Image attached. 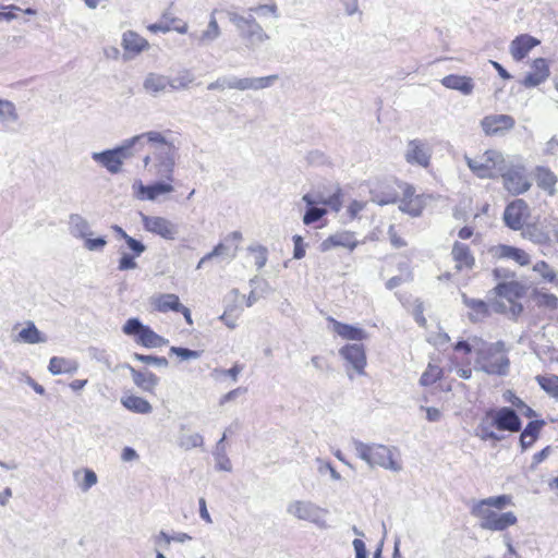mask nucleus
<instances>
[{
    "label": "nucleus",
    "mask_w": 558,
    "mask_h": 558,
    "mask_svg": "<svg viewBox=\"0 0 558 558\" xmlns=\"http://www.w3.org/2000/svg\"><path fill=\"white\" fill-rule=\"evenodd\" d=\"M170 131H147L137 134V149L148 146L150 153L143 158L144 169L156 179L174 180L179 147L167 135Z\"/></svg>",
    "instance_id": "f257e3e1"
},
{
    "label": "nucleus",
    "mask_w": 558,
    "mask_h": 558,
    "mask_svg": "<svg viewBox=\"0 0 558 558\" xmlns=\"http://www.w3.org/2000/svg\"><path fill=\"white\" fill-rule=\"evenodd\" d=\"M512 504L509 495L492 496L481 500H473L470 505V512L478 526L492 532H502L518 522L512 511L501 512Z\"/></svg>",
    "instance_id": "f03ea898"
},
{
    "label": "nucleus",
    "mask_w": 558,
    "mask_h": 558,
    "mask_svg": "<svg viewBox=\"0 0 558 558\" xmlns=\"http://www.w3.org/2000/svg\"><path fill=\"white\" fill-rule=\"evenodd\" d=\"M521 427L522 423L517 412L509 407H502L486 411L475 429V435L484 441H500L504 437L494 428L500 432L517 433Z\"/></svg>",
    "instance_id": "7ed1b4c3"
},
{
    "label": "nucleus",
    "mask_w": 558,
    "mask_h": 558,
    "mask_svg": "<svg viewBox=\"0 0 558 558\" xmlns=\"http://www.w3.org/2000/svg\"><path fill=\"white\" fill-rule=\"evenodd\" d=\"M355 454L369 468H383L393 472L402 469L399 450L381 444H366L359 439L352 440Z\"/></svg>",
    "instance_id": "20e7f679"
},
{
    "label": "nucleus",
    "mask_w": 558,
    "mask_h": 558,
    "mask_svg": "<svg viewBox=\"0 0 558 558\" xmlns=\"http://www.w3.org/2000/svg\"><path fill=\"white\" fill-rule=\"evenodd\" d=\"M510 361L507 356V350L502 341L489 343L484 340V345L476 355L475 369L482 371L488 375H507Z\"/></svg>",
    "instance_id": "39448f33"
},
{
    "label": "nucleus",
    "mask_w": 558,
    "mask_h": 558,
    "mask_svg": "<svg viewBox=\"0 0 558 558\" xmlns=\"http://www.w3.org/2000/svg\"><path fill=\"white\" fill-rule=\"evenodd\" d=\"M138 143L140 138L134 135L114 148L92 153V159L109 173L117 174L122 170L124 161L133 156V149H137Z\"/></svg>",
    "instance_id": "423d86ee"
},
{
    "label": "nucleus",
    "mask_w": 558,
    "mask_h": 558,
    "mask_svg": "<svg viewBox=\"0 0 558 558\" xmlns=\"http://www.w3.org/2000/svg\"><path fill=\"white\" fill-rule=\"evenodd\" d=\"M471 172L478 179H496L504 170L506 158L497 149H487L475 157L464 156Z\"/></svg>",
    "instance_id": "0eeeda50"
},
{
    "label": "nucleus",
    "mask_w": 558,
    "mask_h": 558,
    "mask_svg": "<svg viewBox=\"0 0 558 558\" xmlns=\"http://www.w3.org/2000/svg\"><path fill=\"white\" fill-rule=\"evenodd\" d=\"M278 80L277 75H268L262 77H236L220 76L216 81L207 85L208 90L236 89V90H258L270 87Z\"/></svg>",
    "instance_id": "6e6552de"
},
{
    "label": "nucleus",
    "mask_w": 558,
    "mask_h": 558,
    "mask_svg": "<svg viewBox=\"0 0 558 558\" xmlns=\"http://www.w3.org/2000/svg\"><path fill=\"white\" fill-rule=\"evenodd\" d=\"M229 21L236 27L240 36L246 40V47L255 50L259 45L269 39V35L256 22L253 15L243 16L233 11H228Z\"/></svg>",
    "instance_id": "1a4fd4ad"
},
{
    "label": "nucleus",
    "mask_w": 558,
    "mask_h": 558,
    "mask_svg": "<svg viewBox=\"0 0 558 558\" xmlns=\"http://www.w3.org/2000/svg\"><path fill=\"white\" fill-rule=\"evenodd\" d=\"M499 175L502 178L505 190L511 195L524 194L532 186L526 168L521 162L506 161Z\"/></svg>",
    "instance_id": "9d476101"
},
{
    "label": "nucleus",
    "mask_w": 558,
    "mask_h": 558,
    "mask_svg": "<svg viewBox=\"0 0 558 558\" xmlns=\"http://www.w3.org/2000/svg\"><path fill=\"white\" fill-rule=\"evenodd\" d=\"M287 513L298 520L308 521L320 529L327 527L328 511L308 500H293L287 506Z\"/></svg>",
    "instance_id": "9b49d317"
},
{
    "label": "nucleus",
    "mask_w": 558,
    "mask_h": 558,
    "mask_svg": "<svg viewBox=\"0 0 558 558\" xmlns=\"http://www.w3.org/2000/svg\"><path fill=\"white\" fill-rule=\"evenodd\" d=\"M122 330L125 335L133 336L136 343L145 348H160L168 342V340L157 335L150 327L143 325L138 318L128 319Z\"/></svg>",
    "instance_id": "f8f14e48"
},
{
    "label": "nucleus",
    "mask_w": 558,
    "mask_h": 558,
    "mask_svg": "<svg viewBox=\"0 0 558 558\" xmlns=\"http://www.w3.org/2000/svg\"><path fill=\"white\" fill-rule=\"evenodd\" d=\"M174 180L158 179V181L145 185L142 181L136 180L132 184L133 196L138 201H157L161 195H168L174 192L172 184Z\"/></svg>",
    "instance_id": "ddd939ff"
},
{
    "label": "nucleus",
    "mask_w": 558,
    "mask_h": 558,
    "mask_svg": "<svg viewBox=\"0 0 558 558\" xmlns=\"http://www.w3.org/2000/svg\"><path fill=\"white\" fill-rule=\"evenodd\" d=\"M141 219L143 227L147 232L158 235L167 241L175 240L179 234L178 225L165 217L141 214Z\"/></svg>",
    "instance_id": "4468645a"
},
{
    "label": "nucleus",
    "mask_w": 558,
    "mask_h": 558,
    "mask_svg": "<svg viewBox=\"0 0 558 558\" xmlns=\"http://www.w3.org/2000/svg\"><path fill=\"white\" fill-rule=\"evenodd\" d=\"M433 154L432 145L420 138L409 141L404 153V159L410 165L427 168Z\"/></svg>",
    "instance_id": "2eb2a0df"
},
{
    "label": "nucleus",
    "mask_w": 558,
    "mask_h": 558,
    "mask_svg": "<svg viewBox=\"0 0 558 558\" xmlns=\"http://www.w3.org/2000/svg\"><path fill=\"white\" fill-rule=\"evenodd\" d=\"M339 355L345 361L348 367H351L357 375L365 374L367 362L363 344H345L339 350Z\"/></svg>",
    "instance_id": "dca6fc26"
},
{
    "label": "nucleus",
    "mask_w": 558,
    "mask_h": 558,
    "mask_svg": "<svg viewBox=\"0 0 558 558\" xmlns=\"http://www.w3.org/2000/svg\"><path fill=\"white\" fill-rule=\"evenodd\" d=\"M514 125L515 121L509 114H489L481 120L482 130L488 136L502 135Z\"/></svg>",
    "instance_id": "f3484780"
},
{
    "label": "nucleus",
    "mask_w": 558,
    "mask_h": 558,
    "mask_svg": "<svg viewBox=\"0 0 558 558\" xmlns=\"http://www.w3.org/2000/svg\"><path fill=\"white\" fill-rule=\"evenodd\" d=\"M529 217V206L523 199H514L505 209L504 221L512 230L522 229Z\"/></svg>",
    "instance_id": "a211bd4d"
},
{
    "label": "nucleus",
    "mask_w": 558,
    "mask_h": 558,
    "mask_svg": "<svg viewBox=\"0 0 558 558\" xmlns=\"http://www.w3.org/2000/svg\"><path fill=\"white\" fill-rule=\"evenodd\" d=\"M121 47L123 48V58L131 60L150 47L147 39L134 31H126L122 34Z\"/></svg>",
    "instance_id": "6ab92c4d"
},
{
    "label": "nucleus",
    "mask_w": 558,
    "mask_h": 558,
    "mask_svg": "<svg viewBox=\"0 0 558 558\" xmlns=\"http://www.w3.org/2000/svg\"><path fill=\"white\" fill-rule=\"evenodd\" d=\"M399 187L402 189V198L400 199L399 209L412 217L421 216L424 208L422 196L415 194V190L412 185L404 183L400 184Z\"/></svg>",
    "instance_id": "aec40b11"
},
{
    "label": "nucleus",
    "mask_w": 558,
    "mask_h": 558,
    "mask_svg": "<svg viewBox=\"0 0 558 558\" xmlns=\"http://www.w3.org/2000/svg\"><path fill=\"white\" fill-rule=\"evenodd\" d=\"M359 242L351 231H340L329 235L325 239L319 248L322 252H328L333 247H345L353 251L357 246Z\"/></svg>",
    "instance_id": "412c9836"
},
{
    "label": "nucleus",
    "mask_w": 558,
    "mask_h": 558,
    "mask_svg": "<svg viewBox=\"0 0 558 558\" xmlns=\"http://www.w3.org/2000/svg\"><path fill=\"white\" fill-rule=\"evenodd\" d=\"M328 322L331 325V330L344 340L363 341L368 338V333L357 326L343 324L332 317H329Z\"/></svg>",
    "instance_id": "4be33fe9"
},
{
    "label": "nucleus",
    "mask_w": 558,
    "mask_h": 558,
    "mask_svg": "<svg viewBox=\"0 0 558 558\" xmlns=\"http://www.w3.org/2000/svg\"><path fill=\"white\" fill-rule=\"evenodd\" d=\"M537 45L539 40L529 34L517 36L510 44V54L515 61H521Z\"/></svg>",
    "instance_id": "5701e85b"
},
{
    "label": "nucleus",
    "mask_w": 558,
    "mask_h": 558,
    "mask_svg": "<svg viewBox=\"0 0 558 558\" xmlns=\"http://www.w3.org/2000/svg\"><path fill=\"white\" fill-rule=\"evenodd\" d=\"M143 88L148 95L158 97L159 95L170 90V77L163 74L150 72L143 81Z\"/></svg>",
    "instance_id": "b1692460"
},
{
    "label": "nucleus",
    "mask_w": 558,
    "mask_h": 558,
    "mask_svg": "<svg viewBox=\"0 0 558 558\" xmlns=\"http://www.w3.org/2000/svg\"><path fill=\"white\" fill-rule=\"evenodd\" d=\"M549 76V68L545 59L537 58L533 61L532 71L523 80L525 87H535L542 84Z\"/></svg>",
    "instance_id": "393cba45"
},
{
    "label": "nucleus",
    "mask_w": 558,
    "mask_h": 558,
    "mask_svg": "<svg viewBox=\"0 0 558 558\" xmlns=\"http://www.w3.org/2000/svg\"><path fill=\"white\" fill-rule=\"evenodd\" d=\"M129 369L136 387L148 393L155 392L159 384V377L157 375L147 369L137 371L132 366H129Z\"/></svg>",
    "instance_id": "a878e982"
},
{
    "label": "nucleus",
    "mask_w": 558,
    "mask_h": 558,
    "mask_svg": "<svg viewBox=\"0 0 558 558\" xmlns=\"http://www.w3.org/2000/svg\"><path fill=\"white\" fill-rule=\"evenodd\" d=\"M535 181L539 189L545 191L549 196L556 194L557 175L547 167L538 166L534 170Z\"/></svg>",
    "instance_id": "bb28decb"
},
{
    "label": "nucleus",
    "mask_w": 558,
    "mask_h": 558,
    "mask_svg": "<svg viewBox=\"0 0 558 558\" xmlns=\"http://www.w3.org/2000/svg\"><path fill=\"white\" fill-rule=\"evenodd\" d=\"M463 304L469 308V319L473 323L482 322L489 315V305L483 300L469 298L462 293Z\"/></svg>",
    "instance_id": "cd10ccee"
},
{
    "label": "nucleus",
    "mask_w": 558,
    "mask_h": 558,
    "mask_svg": "<svg viewBox=\"0 0 558 558\" xmlns=\"http://www.w3.org/2000/svg\"><path fill=\"white\" fill-rule=\"evenodd\" d=\"M441 84L449 89L459 90L463 95H471L474 89L473 80L469 76L450 74L441 80Z\"/></svg>",
    "instance_id": "c85d7f7f"
},
{
    "label": "nucleus",
    "mask_w": 558,
    "mask_h": 558,
    "mask_svg": "<svg viewBox=\"0 0 558 558\" xmlns=\"http://www.w3.org/2000/svg\"><path fill=\"white\" fill-rule=\"evenodd\" d=\"M151 305L157 312H178L182 305L180 299L173 293H162L151 298Z\"/></svg>",
    "instance_id": "c756f323"
},
{
    "label": "nucleus",
    "mask_w": 558,
    "mask_h": 558,
    "mask_svg": "<svg viewBox=\"0 0 558 558\" xmlns=\"http://www.w3.org/2000/svg\"><path fill=\"white\" fill-rule=\"evenodd\" d=\"M452 257L456 262V268L459 270L471 269L475 263L468 245L456 242L452 247Z\"/></svg>",
    "instance_id": "7c9ffc66"
},
{
    "label": "nucleus",
    "mask_w": 558,
    "mask_h": 558,
    "mask_svg": "<svg viewBox=\"0 0 558 558\" xmlns=\"http://www.w3.org/2000/svg\"><path fill=\"white\" fill-rule=\"evenodd\" d=\"M69 232L73 238L80 240L94 234L88 220L78 214L69 216Z\"/></svg>",
    "instance_id": "2f4dec72"
},
{
    "label": "nucleus",
    "mask_w": 558,
    "mask_h": 558,
    "mask_svg": "<svg viewBox=\"0 0 558 558\" xmlns=\"http://www.w3.org/2000/svg\"><path fill=\"white\" fill-rule=\"evenodd\" d=\"M497 295L506 299L509 303L520 299L524 294V287L518 281L510 280L499 283L495 288Z\"/></svg>",
    "instance_id": "473e14b6"
},
{
    "label": "nucleus",
    "mask_w": 558,
    "mask_h": 558,
    "mask_svg": "<svg viewBox=\"0 0 558 558\" xmlns=\"http://www.w3.org/2000/svg\"><path fill=\"white\" fill-rule=\"evenodd\" d=\"M220 35L221 31L215 17V13H211L207 28L199 35L191 34L190 36L195 39L199 46H205L218 39Z\"/></svg>",
    "instance_id": "72a5a7b5"
},
{
    "label": "nucleus",
    "mask_w": 558,
    "mask_h": 558,
    "mask_svg": "<svg viewBox=\"0 0 558 558\" xmlns=\"http://www.w3.org/2000/svg\"><path fill=\"white\" fill-rule=\"evenodd\" d=\"M121 403L125 409L137 414H149L153 411L151 404L146 399L134 395L123 396Z\"/></svg>",
    "instance_id": "f704fd0d"
},
{
    "label": "nucleus",
    "mask_w": 558,
    "mask_h": 558,
    "mask_svg": "<svg viewBox=\"0 0 558 558\" xmlns=\"http://www.w3.org/2000/svg\"><path fill=\"white\" fill-rule=\"evenodd\" d=\"M544 424V421L536 420L525 426L520 436V445L523 450L530 448L535 442Z\"/></svg>",
    "instance_id": "c9c22d12"
},
{
    "label": "nucleus",
    "mask_w": 558,
    "mask_h": 558,
    "mask_svg": "<svg viewBox=\"0 0 558 558\" xmlns=\"http://www.w3.org/2000/svg\"><path fill=\"white\" fill-rule=\"evenodd\" d=\"M48 369L53 375L73 374L78 369V363L64 357L53 356L49 361Z\"/></svg>",
    "instance_id": "e433bc0d"
},
{
    "label": "nucleus",
    "mask_w": 558,
    "mask_h": 558,
    "mask_svg": "<svg viewBox=\"0 0 558 558\" xmlns=\"http://www.w3.org/2000/svg\"><path fill=\"white\" fill-rule=\"evenodd\" d=\"M19 340L24 343L36 344L45 343L47 337L38 330L33 322H28L26 327L19 332Z\"/></svg>",
    "instance_id": "4c0bfd02"
},
{
    "label": "nucleus",
    "mask_w": 558,
    "mask_h": 558,
    "mask_svg": "<svg viewBox=\"0 0 558 558\" xmlns=\"http://www.w3.org/2000/svg\"><path fill=\"white\" fill-rule=\"evenodd\" d=\"M195 82L191 70H182L174 77H170V90L189 89Z\"/></svg>",
    "instance_id": "58836bf2"
},
{
    "label": "nucleus",
    "mask_w": 558,
    "mask_h": 558,
    "mask_svg": "<svg viewBox=\"0 0 558 558\" xmlns=\"http://www.w3.org/2000/svg\"><path fill=\"white\" fill-rule=\"evenodd\" d=\"M178 21V17L174 16L169 10L162 12L158 22L149 24L147 29L151 33H169L172 31V24Z\"/></svg>",
    "instance_id": "ea45409f"
},
{
    "label": "nucleus",
    "mask_w": 558,
    "mask_h": 558,
    "mask_svg": "<svg viewBox=\"0 0 558 558\" xmlns=\"http://www.w3.org/2000/svg\"><path fill=\"white\" fill-rule=\"evenodd\" d=\"M19 113L15 105L7 99H0V121L3 124H13L19 121Z\"/></svg>",
    "instance_id": "a19ab883"
},
{
    "label": "nucleus",
    "mask_w": 558,
    "mask_h": 558,
    "mask_svg": "<svg viewBox=\"0 0 558 558\" xmlns=\"http://www.w3.org/2000/svg\"><path fill=\"white\" fill-rule=\"evenodd\" d=\"M226 437H227L226 434H223L221 439L218 441V444L216 446V450L214 452V456H215L217 469L220 471L230 472L232 466H231V462H230L229 458L227 457L226 448L223 445Z\"/></svg>",
    "instance_id": "79ce46f5"
},
{
    "label": "nucleus",
    "mask_w": 558,
    "mask_h": 558,
    "mask_svg": "<svg viewBox=\"0 0 558 558\" xmlns=\"http://www.w3.org/2000/svg\"><path fill=\"white\" fill-rule=\"evenodd\" d=\"M179 446L184 450L202 447L204 438L199 433L181 434L178 440Z\"/></svg>",
    "instance_id": "37998d69"
},
{
    "label": "nucleus",
    "mask_w": 558,
    "mask_h": 558,
    "mask_svg": "<svg viewBox=\"0 0 558 558\" xmlns=\"http://www.w3.org/2000/svg\"><path fill=\"white\" fill-rule=\"evenodd\" d=\"M371 201L379 206L393 204L398 201V193L391 190L388 191H371Z\"/></svg>",
    "instance_id": "c03bdc74"
},
{
    "label": "nucleus",
    "mask_w": 558,
    "mask_h": 558,
    "mask_svg": "<svg viewBox=\"0 0 558 558\" xmlns=\"http://www.w3.org/2000/svg\"><path fill=\"white\" fill-rule=\"evenodd\" d=\"M223 302H225V310H227V313H233L238 310H242V295L240 294L239 290L238 289H232L230 290L225 299H223Z\"/></svg>",
    "instance_id": "a18cd8bd"
},
{
    "label": "nucleus",
    "mask_w": 558,
    "mask_h": 558,
    "mask_svg": "<svg viewBox=\"0 0 558 558\" xmlns=\"http://www.w3.org/2000/svg\"><path fill=\"white\" fill-rule=\"evenodd\" d=\"M481 345H484V340L478 337H472L468 341H458L453 349L456 351H463L465 353L474 352L477 355Z\"/></svg>",
    "instance_id": "49530a36"
},
{
    "label": "nucleus",
    "mask_w": 558,
    "mask_h": 558,
    "mask_svg": "<svg viewBox=\"0 0 558 558\" xmlns=\"http://www.w3.org/2000/svg\"><path fill=\"white\" fill-rule=\"evenodd\" d=\"M442 371L437 365L428 364L426 371L422 374L420 384L430 386L441 377Z\"/></svg>",
    "instance_id": "de8ad7c7"
},
{
    "label": "nucleus",
    "mask_w": 558,
    "mask_h": 558,
    "mask_svg": "<svg viewBox=\"0 0 558 558\" xmlns=\"http://www.w3.org/2000/svg\"><path fill=\"white\" fill-rule=\"evenodd\" d=\"M523 235L536 244H545L549 241L548 234L538 230L535 226H527Z\"/></svg>",
    "instance_id": "09e8293b"
},
{
    "label": "nucleus",
    "mask_w": 558,
    "mask_h": 558,
    "mask_svg": "<svg viewBox=\"0 0 558 558\" xmlns=\"http://www.w3.org/2000/svg\"><path fill=\"white\" fill-rule=\"evenodd\" d=\"M84 248L89 252H102L107 245V240L105 236L93 238V235H87L83 239Z\"/></svg>",
    "instance_id": "8fccbe9b"
},
{
    "label": "nucleus",
    "mask_w": 558,
    "mask_h": 558,
    "mask_svg": "<svg viewBox=\"0 0 558 558\" xmlns=\"http://www.w3.org/2000/svg\"><path fill=\"white\" fill-rule=\"evenodd\" d=\"M537 381L544 390L558 397V376H538Z\"/></svg>",
    "instance_id": "3c124183"
},
{
    "label": "nucleus",
    "mask_w": 558,
    "mask_h": 558,
    "mask_svg": "<svg viewBox=\"0 0 558 558\" xmlns=\"http://www.w3.org/2000/svg\"><path fill=\"white\" fill-rule=\"evenodd\" d=\"M248 251L252 253L254 257V264L257 267V269H262L268 259V251L265 246L257 245V246H251Z\"/></svg>",
    "instance_id": "603ef678"
},
{
    "label": "nucleus",
    "mask_w": 558,
    "mask_h": 558,
    "mask_svg": "<svg viewBox=\"0 0 558 558\" xmlns=\"http://www.w3.org/2000/svg\"><path fill=\"white\" fill-rule=\"evenodd\" d=\"M134 359L145 364L155 365L157 367H167L168 360L165 356H155V355H144L140 353H134Z\"/></svg>",
    "instance_id": "864d4df0"
},
{
    "label": "nucleus",
    "mask_w": 558,
    "mask_h": 558,
    "mask_svg": "<svg viewBox=\"0 0 558 558\" xmlns=\"http://www.w3.org/2000/svg\"><path fill=\"white\" fill-rule=\"evenodd\" d=\"M327 214V210L325 208L320 207H310L305 211L303 216V223L306 226H310L319 219H322Z\"/></svg>",
    "instance_id": "5fc2aeb1"
},
{
    "label": "nucleus",
    "mask_w": 558,
    "mask_h": 558,
    "mask_svg": "<svg viewBox=\"0 0 558 558\" xmlns=\"http://www.w3.org/2000/svg\"><path fill=\"white\" fill-rule=\"evenodd\" d=\"M136 257L137 256H135L134 254L122 252L121 256L119 258V262H118V269L120 271L136 269L137 268V263L135 260Z\"/></svg>",
    "instance_id": "6e6d98bb"
},
{
    "label": "nucleus",
    "mask_w": 558,
    "mask_h": 558,
    "mask_svg": "<svg viewBox=\"0 0 558 558\" xmlns=\"http://www.w3.org/2000/svg\"><path fill=\"white\" fill-rule=\"evenodd\" d=\"M517 247L506 245V244H499L495 245L490 248V253L496 258H505V259H512L513 252H515Z\"/></svg>",
    "instance_id": "4d7b16f0"
},
{
    "label": "nucleus",
    "mask_w": 558,
    "mask_h": 558,
    "mask_svg": "<svg viewBox=\"0 0 558 558\" xmlns=\"http://www.w3.org/2000/svg\"><path fill=\"white\" fill-rule=\"evenodd\" d=\"M533 270L539 274L548 282H554L556 279V272L544 260L537 262L533 266Z\"/></svg>",
    "instance_id": "13d9d810"
},
{
    "label": "nucleus",
    "mask_w": 558,
    "mask_h": 558,
    "mask_svg": "<svg viewBox=\"0 0 558 558\" xmlns=\"http://www.w3.org/2000/svg\"><path fill=\"white\" fill-rule=\"evenodd\" d=\"M170 353L175 354L181 360H196L201 356L202 352L196 350H191L187 348H181V347H171Z\"/></svg>",
    "instance_id": "bf43d9fd"
},
{
    "label": "nucleus",
    "mask_w": 558,
    "mask_h": 558,
    "mask_svg": "<svg viewBox=\"0 0 558 558\" xmlns=\"http://www.w3.org/2000/svg\"><path fill=\"white\" fill-rule=\"evenodd\" d=\"M97 481L98 478L96 473L90 469H85L83 481L80 483V488L83 492H88L94 485L97 484Z\"/></svg>",
    "instance_id": "052dcab7"
},
{
    "label": "nucleus",
    "mask_w": 558,
    "mask_h": 558,
    "mask_svg": "<svg viewBox=\"0 0 558 558\" xmlns=\"http://www.w3.org/2000/svg\"><path fill=\"white\" fill-rule=\"evenodd\" d=\"M252 288H257L259 298H265L270 291V284L266 280H259L258 277H254L250 280Z\"/></svg>",
    "instance_id": "680f3d73"
},
{
    "label": "nucleus",
    "mask_w": 558,
    "mask_h": 558,
    "mask_svg": "<svg viewBox=\"0 0 558 558\" xmlns=\"http://www.w3.org/2000/svg\"><path fill=\"white\" fill-rule=\"evenodd\" d=\"M124 241L128 247L132 251V254H134L135 256H141L146 251L145 244L132 238L131 235H128V238Z\"/></svg>",
    "instance_id": "e2e57ef3"
},
{
    "label": "nucleus",
    "mask_w": 558,
    "mask_h": 558,
    "mask_svg": "<svg viewBox=\"0 0 558 558\" xmlns=\"http://www.w3.org/2000/svg\"><path fill=\"white\" fill-rule=\"evenodd\" d=\"M293 243H294L293 257L295 259L303 258L305 256V247H306V245L303 241V238L301 235H294Z\"/></svg>",
    "instance_id": "0e129e2a"
},
{
    "label": "nucleus",
    "mask_w": 558,
    "mask_h": 558,
    "mask_svg": "<svg viewBox=\"0 0 558 558\" xmlns=\"http://www.w3.org/2000/svg\"><path fill=\"white\" fill-rule=\"evenodd\" d=\"M538 303L554 310L558 307V298L550 293H543L538 295Z\"/></svg>",
    "instance_id": "69168bd1"
},
{
    "label": "nucleus",
    "mask_w": 558,
    "mask_h": 558,
    "mask_svg": "<svg viewBox=\"0 0 558 558\" xmlns=\"http://www.w3.org/2000/svg\"><path fill=\"white\" fill-rule=\"evenodd\" d=\"M302 201L310 207H315L317 204H333V198L330 199H323L320 197H315L312 194H305L302 197Z\"/></svg>",
    "instance_id": "338daca9"
},
{
    "label": "nucleus",
    "mask_w": 558,
    "mask_h": 558,
    "mask_svg": "<svg viewBox=\"0 0 558 558\" xmlns=\"http://www.w3.org/2000/svg\"><path fill=\"white\" fill-rule=\"evenodd\" d=\"M352 545L355 551V558H367L366 546L362 539L355 538Z\"/></svg>",
    "instance_id": "774afa93"
}]
</instances>
